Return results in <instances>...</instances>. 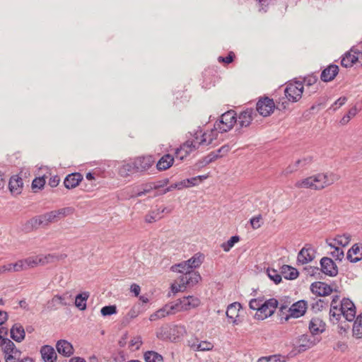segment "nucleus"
<instances>
[{"instance_id":"nucleus-46","label":"nucleus","mask_w":362,"mask_h":362,"mask_svg":"<svg viewBox=\"0 0 362 362\" xmlns=\"http://www.w3.org/2000/svg\"><path fill=\"white\" fill-rule=\"evenodd\" d=\"M45 185V179L44 176L42 177H35L31 184V187L34 190V192H36L35 189H43L44 186Z\"/></svg>"},{"instance_id":"nucleus-40","label":"nucleus","mask_w":362,"mask_h":362,"mask_svg":"<svg viewBox=\"0 0 362 362\" xmlns=\"http://www.w3.org/2000/svg\"><path fill=\"white\" fill-rule=\"evenodd\" d=\"M162 216H160V209L157 210H153L150 211L146 216H145V221L147 223H152L156 222V221L160 219Z\"/></svg>"},{"instance_id":"nucleus-50","label":"nucleus","mask_w":362,"mask_h":362,"mask_svg":"<svg viewBox=\"0 0 362 362\" xmlns=\"http://www.w3.org/2000/svg\"><path fill=\"white\" fill-rule=\"evenodd\" d=\"M230 150V146L228 144H225L222 146L220 148L215 151H211V153H214V155L217 156V159L221 158L223 157L225 155H226L229 151Z\"/></svg>"},{"instance_id":"nucleus-14","label":"nucleus","mask_w":362,"mask_h":362,"mask_svg":"<svg viewBox=\"0 0 362 362\" xmlns=\"http://www.w3.org/2000/svg\"><path fill=\"white\" fill-rule=\"evenodd\" d=\"M315 251L310 245H305L298 254L297 262L305 264L312 262L315 258Z\"/></svg>"},{"instance_id":"nucleus-27","label":"nucleus","mask_w":362,"mask_h":362,"mask_svg":"<svg viewBox=\"0 0 362 362\" xmlns=\"http://www.w3.org/2000/svg\"><path fill=\"white\" fill-rule=\"evenodd\" d=\"M320 178L322 180V185H319L320 189L322 190L325 187L333 185L340 178L339 175L334 173H320Z\"/></svg>"},{"instance_id":"nucleus-57","label":"nucleus","mask_w":362,"mask_h":362,"mask_svg":"<svg viewBox=\"0 0 362 362\" xmlns=\"http://www.w3.org/2000/svg\"><path fill=\"white\" fill-rule=\"evenodd\" d=\"M300 160L301 162L302 168H306L313 163V162L314 160V157L313 156L308 155V156H304L303 158H300Z\"/></svg>"},{"instance_id":"nucleus-36","label":"nucleus","mask_w":362,"mask_h":362,"mask_svg":"<svg viewBox=\"0 0 362 362\" xmlns=\"http://www.w3.org/2000/svg\"><path fill=\"white\" fill-rule=\"evenodd\" d=\"M352 331L353 336L356 338L360 339L362 337V313L356 318Z\"/></svg>"},{"instance_id":"nucleus-4","label":"nucleus","mask_w":362,"mask_h":362,"mask_svg":"<svg viewBox=\"0 0 362 362\" xmlns=\"http://www.w3.org/2000/svg\"><path fill=\"white\" fill-rule=\"evenodd\" d=\"M171 270L180 273L181 275L179 276L180 282L182 285H186L189 287L194 286L202 279L200 274L198 272L192 270V267L186 263V261L173 265Z\"/></svg>"},{"instance_id":"nucleus-15","label":"nucleus","mask_w":362,"mask_h":362,"mask_svg":"<svg viewBox=\"0 0 362 362\" xmlns=\"http://www.w3.org/2000/svg\"><path fill=\"white\" fill-rule=\"evenodd\" d=\"M310 291L317 296H327L332 293L333 289L325 282L315 281L311 284Z\"/></svg>"},{"instance_id":"nucleus-34","label":"nucleus","mask_w":362,"mask_h":362,"mask_svg":"<svg viewBox=\"0 0 362 362\" xmlns=\"http://www.w3.org/2000/svg\"><path fill=\"white\" fill-rule=\"evenodd\" d=\"M358 58L356 54H353L351 52H347L341 59V65L346 68L351 67L357 62Z\"/></svg>"},{"instance_id":"nucleus-63","label":"nucleus","mask_w":362,"mask_h":362,"mask_svg":"<svg viewBox=\"0 0 362 362\" xmlns=\"http://www.w3.org/2000/svg\"><path fill=\"white\" fill-rule=\"evenodd\" d=\"M46 215H47V221H48L49 225L51 224L52 223L58 221L54 211L47 212Z\"/></svg>"},{"instance_id":"nucleus-33","label":"nucleus","mask_w":362,"mask_h":362,"mask_svg":"<svg viewBox=\"0 0 362 362\" xmlns=\"http://www.w3.org/2000/svg\"><path fill=\"white\" fill-rule=\"evenodd\" d=\"M41 226L40 219L38 216H35L28 220L23 225V230L27 233L33 231L39 228Z\"/></svg>"},{"instance_id":"nucleus-38","label":"nucleus","mask_w":362,"mask_h":362,"mask_svg":"<svg viewBox=\"0 0 362 362\" xmlns=\"http://www.w3.org/2000/svg\"><path fill=\"white\" fill-rule=\"evenodd\" d=\"M145 362H161L163 361L162 355L154 351H147L144 354Z\"/></svg>"},{"instance_id":"nucleus-39","label":"nucleus","mask_w":362,"mask_h":362,"mask_svg":"<svg viewBox=\"0 0 362 362\" xmlns=\"http://www.w3.org/2000/svg\"><path fill=\"white\" fill-rule=\"evenodd\" d=\"M204 260L203 255L200 253H197L194 256H192L190 259L186 261L190 267H192V270L199 267Z\"/></svg>"},{"instance_id":"nucleus-62","label":"nucleus","mask_w":362,"mask_h":362,"mask_svg":"<svg viewBox=\"0 0 362 362\" xmlns=\"http://www.w3.org/2000/svg\"><path fill=\"white\" fill-rule=\"evenodd\" d=\"M153 182V187H155V189H160V188H162V187H164L165 186H166L169 182V179L164 178V179L159 180H157V181H155Z\"/></svg>"},{"instance_id":"nucleus-17","label":"nucleus","mask_w":362,"mask_h":362,"mask_svg":"<svg viewBox=\"0 0 362 362\" xmlns=\"http://www.w3.org/2000/svg\"><path fill=\"white\" fill-rule=\"evenodd\" d=\"M56 349L59 354L64 357H69L74 352L72 344L65 339H60L56 344Z\"/></svg>"},{"instance_id":"nucleus-5","label":"nucleus","mask_w":362,"mask_h":362,"mask_svg":"<svg viewBox=\"0 0 362 362\" xmlns=\"http://www.w3.org/2000/svg\"><path fill=\"white\" fill-rule=\"evenodd\" d=\"M185 333V326L166 324L157 330L156 336L159 339L175 342Z\"/></svg>"},{"instance_id":"nucleus-44","label":"nucleus","mask_w":362,"mask_h":362,"mask_svg":"<svg viewBox=\"0 0 362 362\" xmlns=\"http://www.w3.org/2000/svg\"><path fill=\"white\" fill-rule=\"evenodd\" d=\"M23 261H24V265L25 267V269L29 268V267H34L37 266L39 263L45 262L44 261H42V258H39L38 257H28V258L23 259Z\"/></svg>"},{"instance_id":"nucleus-7","label":"nucleus","mask_w":362,"mask_h":362,"mask_svg":"<svg viewBox=\"0 0 362 362\" xmlns=\"http://www.w3.org/2000/svg\"><path fill=\"white\" fill-rule=\"evenodd\" d=\"M308 308L307 301L304 300H300L296 303H294L288 310L289 313L288 315H286V316H282L281 319H284L285 321H287L291 317L298 318L302 317L305 315L306 310Z\"/></svg>"},{"instance_id":"nucleus-42","label":"nucleus","mask_w":362,"mask_h":362,"mask_svg":"<svg viewBox=\"0 0 362 362\" xmlns=\"http://www.w3.org/2000/svg\"><path fill=\"white\" fill-rule=\"evenodd\" d=\"M117 313V308L115 305H105L100 310V314L103 317L110 316Z\"/></svg>"},{"instance_id":"nucleus-31","label":"nucleus","mask_w":362,"mask_h":362,"mask_svg":"<svg viewBox=\"0 0 362 362\" xmlns=\"http://www.w3.org/2000/svg\"><path fill=\"white\" fill-rule=\"evenodd\" d=\"M281 273L286 279L293 280L296 279L298 275V271L289 265H284L281 268Z\"/></svg>"},{"instance_id":"nucleus-11","label":"nucleus","mask_w":362,"mask_h":362,"mask_svg":"<svg viewBox=\"0 0 362 362\" xmlns=\"http://www.w3.org/2000/svg\"><path fill=\"white\" fill-rule=\"evenodd\" d=\"M321 272L331 277L336 276L338 274V267L332 259L324 257L320 259Z\"/></svg>"},{"instance_id":"nucleus-52","label":"nucleus","mask_w":362,"mask_h":362,"mask_svg":"<svg viewBox=\"0 0 362 362\" xmlns=\"http://www.w3.org/2000/svg\"><path fill=\"white\" fill-rule=\"evenodd\" d=\"M334 240L339 245L346 247L351 240V235L349 234H344L343 235L338 236Z\"/></svg>"},{"instance_id":"nucleus-12","label":"nucleus","mask_w":362,"mask_h":362,"mask_svg":"<svg viewBox=\"0 0 362 362\" xmlns=\"http://www.w3.org/2000/svg\"><path fill=\"white\" fill-rule=\"evenodd\" d=\"M1 348L5 355L6 362L11 360L19 361V356H21V352L16 347L15 344L11 339Z\"/></svg>"},{"instance_id":"nucleus-19","label":"nucleus","mask_w":362,"mask_h":362,"mask_svg":"<svg viewBox=\"0 0 362 362\" xmlns=\"http://www.w3.org/2000/svg\"><path fill=\"white\" fill-rule=\"evenodd\" d=\"M316 338L312 334H303L298 340L299 351H305L316 344Z\"/></svg>"},{"instance_id":"nucleus-48","label":"nucleus","mask_w":362,"mask_h":362,"mask_svg":"<svg viewBox=\"0 0 362 362\" xmlns=\"http://www.w3.org/2000/svg\"><path fill=\"white\" fill-rule=\"evenodd\" d=\"M153 182H148L141 185L142 189L136 192L135 197H139L151 192L155 187H153Z\"/></svg>"},{"instance_id":"nucleus-35","label":"nucleus","mask_w":362,"mask_h":362,"mask_svg":"<svg viewBox=\"0 0 362 362\" xmlns=\"http://www.w3.org/2000/svg\"><path fill=\"white\" fill-rule=\"evenodd\" d=\"M54 212L56 215V217L58 221L74 214L75 212V209L72 206H66L64 208L59 209L57 210H54Z\"/></svg>"},{"instance_id":"nucleus-53","label":"nucleus","mask_w":362,"mask_h":362,"mask_svg":"<svg viewBox=\"0 0 362 362\" xmlns=\"http://www.w3.org/2000/svg\"><path fill=\"white\" fill-rule=\"evenodd\" d=\"M141 310H140V305H134L133 306L130 310L128 312V313L127 314V316H126V319L128 320H132V319H134L135 317H136L140 313H141Z\"/></svg>"},{"instance_id":"nucleus-61","label":"nucleus","mask_w":362,"mask_h":362,"mask_svg":"<svg viewBox=\"0 0 362 362\" xmlns=\"http://www.w3.org/2000/svg\"><path fill=\"white\" fill-rule=\"evenodd\" d=\"M262 220V216L258 215L257 216L252 217L250 222V224L254 229H257L261 226L260 221Z\"/></svg>"},{"instance_id":"nucleus-32","label":"nucleus","mask_w":362,"mask_h":362,"mask_svg":"<svg viewBox=\"0 0 362 362\" xmlns=\"http://www.w3.org/2000/svg\"><path fill=\"white\" fill-rule=\"evenodd\" d=\"M295 187L297 188H305L314 190H320L319 186H316L315 184H313L312 176L297 181L295 183Z\"/></svg>"},{"instance_id":"nucleus-47","label":"nucleus","mask_w":362,"mask_h":362,"mask_svg":"<svg viewBox=\"0 0 362 362\" xmlns=\"http://www.w3.org/2000/svg\"><path fill=\"white\" fill-rule=\"evenodd\" d=\"M328 306V301L323 299H318L311 304V308L315 312L321 311L323 308Z\"/></svg>"},{"instance_id":"nucleus-45","label":"nucleus","mask_w":362,"mask_h":362,"mask_svg":"<svg viewBox=\"0 0 362 362\" xmlns=\"http://www.w3.org/2000/svg\"><path fill=\"white\" fill-rule=\"evenodd\" d=\"M191 347L195 348L197 351H209L213 348V345L210 342L202 341L197 344H192Z\"/></svg>"},{"instance_id":"nucleus-58","label":"nucleus","mask_w":362,"mask_h":362,"mask_svg":"<svg viewBox=\"0 0 362 362\" xmlns=\"http://www.w3.org/2000/svg\"><path fill=\"white\" fill-rule=\"evenodd\" d=\"M331 255L336 260L339 261H341L344 256V251L339 247H334V250L331 252Z\"/></svg>"},{"instance_id":"nucleus-8","label":"nucleus","mask_w":362,"mask_h":362,"mask_svg":"<svg viewBox=\"0 0 362 362\" xmlns=\"http://www.w3.org/2000/svg\"><path fill=\"white\" fill-rule=\"evenodd\" d=\"M174 305H177V311L188 310L198 307L200 305V300L193 296H184L177 299Z\"/></svg>"},{"instance_id":"nucleus-6","label":"nucleus","mask_w":362,"mask_h":362,"mask_svg":"<svg viewBox=\"0 0 362 362\" xmlns=\"http://www.w3.org/2000/svg\"><path fill=\"white\" fill-rule=\"evenodd\" d=\"M238 121L237 113L233 110H228L221 115L218 121L214 124V128L211 129V134L214 131L221 133L230 131Z\"/></svg>"},{"instance_id":"nucleus-1","label":"nucleus","mask_w":362,"mask_h":362,"mask_svg":"<svg viewBox=\"0 0 362 362\" xmlns=\"http://www.w3.org/2000/svg\"><path fill=\"white\" fill-rule=\"evenodd\" d=\"M304 87L303 82L298 80H292L286 83L284 89V97L279 98L276 103L273 100V112L275 109L282 111L289 109V103H296L300 100Z\"/></svg>"},{"instance_id":"nucleus-30","label":"nucleus","mask_w":362,"mask_h":362,"mask_svg":"<svg viewBox=\"0 0 362 362\" xmlns=\"http://www.w3.org/2000/svg\"><path fill=\"white\" fill-rule=\"evenodd\" d=\"M89 293L87 291L81 292L76 296L75 306L80 310H85L87 307V300L89 298Z\"/></svg>"},{"instance_id":"nucleus-21","label":"nucleus","mask_w":362,"mask_h":362,"mask_svg":"<svg viewBox=\"0 0 362 362\" xmlns=\"http://www.w3.org/2000/svg\"><path fill=\"white\" fill-rule=\"evenodd\" d=\"M347 259L356 263L362 259V245L356 243L348 250L346 254Z\"/></svg>"},{"instance_id":"nucleus-41","label":"nucleus","mask_w":362,"mask_h":362,"mask_svg":"<svg viewBox=\"0 0 362 362\" xmlns=\"http://www.w3.org/2000/svg\"><path fill=\"white\" fill-rule=\"evenodd\" d=\"M240 239L239 235H233L228 241L223 243L221 247L225 252H228Z\"/></svg>"},{"instance_id":"nucleus-49","label":"nucleus","mask_w":362,"mask_h":362,"mask_svg":"<svg viewBox=\"0 0 362 362\" xmlns=\"http://www.w3.org/2000/svg\"><path fill=\"white\" fill-rule=\"evenodd\" d=\"M61 300V296L60 295H55L54 297L50 300H48L46 305V308L48 310H53L57 309V305H58V300Z\"/></svg>"},{"instance_id":"nucleus-28","label":"nucleus","mask_w":362,"mask_h":362,"mask_svg":"<svg viewBox=\"0 0 362 362\" xmlns=\"http://www.w3.org/2000/svg\"><path fill=\"white\" fill-rule=\"evenodd\" d=\"M174 161V156L169 153H166L158 160L156 163V168L159 171L165 170L173 165Z\"/></svg>"},{"instance_id":"nucleus-54","label":"nucleus","mask_w":362,"mask_h":362,"mask_svg":"<svg viewBox=\"0 0 362 362\" xmlns=\"http://www.w3.org/2000/svg\"><path fill=\"white\" fill-rule=\"evenodd\" d=\"M235 55L233 52L230 51L228 52L226 57L219 56L218 57V61L220 63H224L226 64H229L234 61Z\"/></svg>"},{"instance_id":"nucleus-59","label":"nucleus","mask_w":362,"mask_h":362,"mask_svg":"<svg viewBox=\"0 0 362 362\" xmlns=\"http://www.w3.org/2000/svg\"><path fill=\"white\" fill-rule=\"evenodd\" d=\"M269 307H272V298L262 302L259 309H257V312H260L261 313H267V312Z\"/></svg>"},{"instance_id":"nucleus-25","label":"nucleus","mask_w":362,"mask_h":362,"mask_svg":"<svg viewBox=\"0 0 362 362\" xmlns=\"http://www.w3.org/2000/svg\"><path fill=\"white\" fill-rule=\"evenodd\" d=\"M10 336L17 342H21L25 337V332L20 323H15L10 329Z\"/></svg>"},{"instance_id":"nucleus-29","label":"nucleus","mask_w":362,"mask_h":362,"mask_svg":"<svg viewBox=\"0 0 362 362\" xmlns=\"http://www.w3.org/2000/svg\"><path fill=\"white\" fill-rule=\"evenodd\" d=\"M216 160H217V156H215L214 155V153L210 152L208 155L199 160L193 165V170H199Z\"/></svg>"},{"instance_id":"nucleus-9","label":"nucleus","mask_w":362,"mask_h":362,"mask_svg":"<svg viewBox=\"0 0 362 362\" xmlns=\"http://www.w3.org/2000/svg\"><path fill=\"white\" fill-rule=\"evenodd\" d=\"M255 110L262 117L269 116L272 112V98L267 95L259 97Z\"/></svg>"},{"instance_id":"nucleus-3","label":"nucleus","mask_w":362,"mask_h":362,"mask_svg":"<svg viewBox=\"0 0 362 362\" xmlns=\"http://www.w3.org/2000/svg\"><path fill=\"white\" fill-rule=\"evenodd\" d=\"M356 306L349 298H343L340 305H330L329 320L333 323H338L343 316L347 321L352 322L356 317Z\"/></svg>"},{"instance_id":"nucleus-51","label":"nucleus","mask_w":362,"mask_h":362,"mask_svg":"<svg viewBox=\"0 0 362 362\" xmlns=\"http://www.w3.org/2000/svg\"><path fill=\"white\" fill-rule=\"evenodd\" d=\"M317 80V76L315 74H312L305 76L302 82L303 85L305 84L306 86H311L315 84Z\"/></svg>"},{"instance_id":"nucleus-24","label":"nucleus","mask_w":362,"mask_h":362,"mask_svg":"<svg viewBox=\"0 0 362 362\" xmlns=\"http://www.w3.org/2000/svg\"><path fill=\"white\" fill-rule=\"evenodd\" d=\"M241 308L242 305L239 302H234L230 304L227 308L226 313V317L232 320L233 325H238L239 323L237 317L239 316V311Z\"/></svg>"},{"instance_id":"nucleus-55","label":"nucleus","mask_w":362,"mask_h":362,"mask_svg":"<svg viewBox=\"0 0 362 362\" xmlns=\"http://www.w3.org/2000/svg\"><path fill=\"white\" fill-rule=\"evenodd\" d=\"M197 185V182H196V178H194V177L185 179L180 182V185L181 186L182 189L185 187H194L196 186Z\"/></svg>"},{"instance_id":"nucleus-23","label":"nucleus","mask_w":362,"mask_h":362,"mask_svg":"<svg viewBox=\"0 0 362 362\" xmlns=\"http://www.w3.org/2000/svg\"><path fill=\"white\" fill-rule=\"evenodd\" d=\"M40 351L44 362H56L57 355L53 346L43 345L41 346Z\"/></svg>"},{"instance_id":"nucleus-16","label":"nucleus","mask_w":362,"mask_h":362,"mask_svg":"<svg viewBox=\"0 0 362 362\" xmlns=\"http://www.w3.org/2000/svg\"><path fill=\"white\" fill-rule=\"evenodd\" d=\"M257 116V113L253 108H247L242 111L238 115V124L240 127H247L251 124L252 119Z\"/></svg>"},{"instance_id":"nucleus-22","label":"nucleus","mask_w":362,"mask_h":362,"mask_svg":"<svg viewBox=\"0 0 362 362\" xmlns=\"http://www.w3.org/2000/svg\"><path fill=\"white\" fill-rule=\"evenodd\" d=\"M339 66L336 64H329L322 70L320 79L324 82H329L334 80L339 73Z\"/></svg>"},{"instance_id":"nucleus-10","label":"nucleus","mask_w":362,"mask_h":362,"mask_svg":"<svg viewBox=\"0 0 362 362\" xmlns=\"http://www.w3.org/2000/svg\"><path fill=\"white\" fill-rule=\"evenodd\" d=\"M197 148H198V146L194 144V141L187 140L175 149V158L182 162L191 152Z\"/></svg>"},{"instance_id":"nucleus-2","label":"nucleus","mask_w":362,"mask_h":362,"mask_svg":"<svg viewBox=\"0 0 362 362\" xmlns=\"http://www.w3.org/2000/svg\"><path fill=\"white\" fill-rule=\"evenodd\" d=\"M155 163L152 156H138L128 163H124L119 168V174L123 177L138 173H144L148 170Z\"/></svg>"},{"instance_id":"nucleus-60","label":"nucleus","mask_w":362,"mask_h":362,"mask_svg":"<svg viewBox=\"0 0 362 362\" xmlns=\"http://www.w3.org/2000/svg\"><path fill=\"white\" fill-rule=\"evenodd\" d=\"M289 303H290V302H288V303L284 302V303H281L280 307H279V313L278 315H279V316L280 317V320H281V322H283L282 320H284V319H281V317L282 316L285 317L286 315H288L286 313V311L288 312V310L289 308H288Z\"/></svg>"},{"instance_id":"nucleus-18","label":"nucleus","mask_w":362,"mask_h":362,"mask_svg":"<svg viewBox=\"0 0 362 362\" xmlns=\"http://www.w3.org/2000/svg\"><path fill=\"white\" fill-rule=\"evenodd\" d=\"M83 180V175L80 173H73L67 175L64 180V187L68 189H74L77 187Z\"/></svg>"},{"instance_id":"nucleus-56","label":"nucleus","mask_w":362,"mask_h":362,"mask_svg":"<svg viewBox=\"0 0 362 362\" xmlns=\"http://www.w3.org/2000/svg\"><path fill=\"white\" fill-rule=\"evenodd\" d=\"M263 298H252L249 302V307L250 309L257 310L260 307V305L263 302Z\"/></svg>"},{"instance_id":"nucleus-13","label":"nucleus","mask_w":362,"mask_h":362,"mask_svg":"<svg viewBox=\"0 0 362 362\" xmlns=\"http://www.w3.org/2000/svg\"><path fill=\"white\" fill-rule=\"evenodd\" d=\"M176 312H177V305H174L173 303H168L151 314L149 317V320L151 321H155L167 315L175 314Z\"/></svg>"},{"instance_id":"nucleus-43","label":"nucleus","mask_w":362,"mask_h":362,"mask_svg":"<svg viewBox=\"0 0 362 362\" xmlns=\"http://www.w3.org/2000/svg\"><path fill=\"white\" fill-rule=\"evenodd\" d=\"M6 265L7 272H19L25 269L23 259L19 260L16 263H11Z\"/></svg>"},{"instance_id":"nucleus-37","label":"nucleus","mask_w":362,"mask_h":362,"mask_svg":"<svg viewBox=\"0 0 362 362\" xmlns=\"http://www.w3.org/2000/svg\"><path fill=\"white\" fill-rule=\"evenodd\" d=\"M205 136L206 133L203 132L202 128L199 127L198 129L193 134L194 139L192 141H194V144L199 147L200 145L206 143Z\"/></svg>"},{"instance_id":"nucleus-26","label":"nucleus","mask_w":362,"mask_h":362,"mask_svg":"<svg viewBox=\"0 0 362 362\" xmlns=\"http://www.w3.org/2000/svg\"><path fill=\"white\" fill-rule=\"evenodd\" d=\"M309 329L312 335L315 336L325 330V323L319 317H313L310 321Z\"/></svg>"},{"instance_id":"nucleus-64","label":"nucleus","mask_w":362,"mask_h":362,"mask_svg":"<svg viewBox=\"0 0 362 362\" xmlns=\"http://www.w3.org/2000/svg\"><path fill=\"white\" fill-rule=\"evenodd\" d=\"M59 182L60 177L56 175L49 178L48 184L50 187H55L59 185Z\"/></svg>"},{"instance_id":"nucleus-20","label":"nucleus","mask_w":362,"mask_h":362,"mask_svg":"<svg viewBox=\"0 0 362 362\" xmlns=\"http://www.w3.org/2000/svg\"><path fill=\"white\" fill-rule=\"evenodd\" d=\"M23 182L18 175L11 177L8 182V189L13 195H18L21 193Z\"/></svg>"}]
</instances>
